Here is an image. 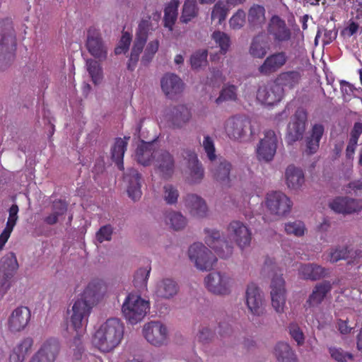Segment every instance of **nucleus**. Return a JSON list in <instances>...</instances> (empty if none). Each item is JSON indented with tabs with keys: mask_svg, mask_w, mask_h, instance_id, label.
<instances>
[{
	"mask_svg": "<svg viewBox=\"0 0 362 362\" xmlns=\"http://www.w3.org/2000/svg\"><path fill=\"white\" fill-rule=\"evenodd\" d=\"M205 233L206 234L205 237V242L206 245L213 249L215 252L221 257V258H228L233 253V246L232 243H228L225 240V242H219L221 243V247H218L217 245H215L214 240H216L218 238V230L215 229H205Z\"/></svg>",
	"mask_w": 362,
	"mask_h": 362,
	"instance_id": "26",
	"label": "nucleus"
},
{
	"mask_svg": "<svg viewBox=\"0 0 362 362\" xmlns=\"http://www.w3.org/2000/svg\"><path fill=\"white\" fill-rule=\"evenodd\" d=\"M231 169V163L222 157L211 161L210 170L213 177L221 183L228 184L229 182Z\"/></svg>",
	"mask_w": 362,
	"mask_h": 362,
	"instance_id": "27",
	"label": "nucleus"
},
{
	"mask_svg": "<svg viewBox=\"0 0 362 362\" xmlns=\"http://www.w3.org/2000/svg\"><path fill=\"white\" fill-rule=\"evenodd\" d=\"M124 328V325L119 318L107 319L95 333L93 344L103 352L113 350L123 338Z\"/></svg>",
	"mask_w": 362,
	"mask_h": 362,
	"instance_id": "1",
	"label": "nucleus"
},
{
	"mask_svg": "<svg viewBox=\"0 0 362 362\" xmlns=\"http://www.w3.org/2000/svg\"><path fill=\"white\" fill-rule=\"evenodd\" d=\"M208 52L206 49H199L192 54L190 63L192 69H198L207 64Z\"/></svg>",
	"mask_w": 362,
	"mask_h": 362,
	"instance_id": "51",
	"label": "nucleus"
},
{
	"mask_svg": "<svg viewBox=\"0 0 362 362\" xmlns=\"http://www.w3.org/2000/svg\"><path fill=\"white\" fill-rule=\"evenodd\" d=\"M92 308L93 306L80 298L74 302L71 316V322L74 329H79L87 323Z\"/></svg>",
	"mask_w": 362,
	"mask_h": 362,
	"instance_id": "23",
	"label": "nucleus"
},
{
	"mask_svg": "<svg viewBox=\"0 0 362 362\" xmlns=\"http://www.w3.org/2000/svg\"><path fill=\"white\" fill-rule=\"evenodd\" d=\"M177 3H173L165 8L164 14L165 26L172 29L173 25L177 19Z\"/></svg>",
	"mask_w": 362,
	"mask_h": 362,
	"instance_id": "54",
	"label": "nucleus"
},
{
	"mask_svg": "<svg viewBox=\"0 0 362 362\" xmlns=\"http://www.w3.org/2000/svg\"><path fill=\"white\" fill-rule=\"evenodd\" d=\"M246 303L250 312L260 316L264 311L263 293L255 284L247 286L246 290Z\"/></svg>",
	"mask_w": 362,
	"mask_h": 362,
	"instance_id": "21",
	"label": "nucleus"
},
{
	"mask_svg": "<svg viewBox=\"0 0 362 362\" xmlns=\"http://www.w3.org/2000/svg\"><path fill=\"white\" fill-rule=\"evenodd\" d=\"M146 42L134 40L130 56L127 63V69L133 71L139 59L140 54L142 52Z\"/></svg>",
	"mask_w": 362,
	"mask_h": 362,
	"instance_id": "46",
	"label": "nucleus"
},
{
	"mask_svg": "<svg viewBox=\"0 0 362 362\" xmlns=\"http://www.w3.org/2000/svg\"><path fill=\"white\" fill-rule=\"evenodd\" d=\"M237 99V87L234 85L224 86L221 89L219 96L216 99V103L219 105L228 100Z\"/></svg>",
	"mask_w": 362,
	"mask_h": 362,
	"instance_id": "49",
	"label": "nucleus"
},
{
	"mask_svg": "<svg viewBox=\"0 0 362 362\" xmlns=\"http://www.w3.org/2000/svg\"><path fill=\"white\" fill-rule=\"evenodd\" d=\"M75 330L76 334L70 343V348L73 350L74 358L76 360H79L82 357V354L84 351V347L81 339V334L79 333L78 329Z\"/></svg>",
	"mask_w": 362,
	"mask_h": 362,
	"instance_id": "53",
	"label": "nucleus"
},
{
	"mask_svg": "<svg viewBox=\"0 0 362 362\" xmlns=\"http://www.w3.org/2000/svg\"><path fill=\"white\" fill-rule=\"evenodd\" d=\"M273 354L278 362H299L295 350L285 341H278L274 346Z\"/></svg>",
	"mask_w": 362,
	"mask_h": 362,
	"instance_id": "32",
	"label": "nucleus"
},
{
	"mask_svg": "<svg viewBox=\"0 0 362 362\" xmlns=\"http://www.w3.org/2000/svg\"><path fill=\"white\" fill-rule=\"evenodd\" d=\"M203 147L210 161L217 158L215 154V147L213 139L209 135L205 136L204 138Z\"/></svg>",
	"mask_w": 362,
	"mask_h": 362,
	"instance_id": "62",
	"label": "nucleus"
},
{
	"mask_svg": "<svg viewBox=\"0 0 362 362\" xmlns=\"http://www.w3.org/2000/svg\"><path fill=\"white\" fill-rule=\"evenodd\" d=\"M61 350L59 340L51 337L45 340L29 362H54Z\"/></svg>",
	"mask_w": 362,
	"mask_h": 362,
	"instance_id": "10",
	"label": "nucleus"
},
{
	"mask_svg": "<svg viewBox=\"0 0 362 362\" xmlns=\"http://www.w3.org/2000/svg\"><path fill=\"white\" fill-rule=\"evenodd\" d=\"M165 222L175 230H180L187 225V219L177 211H170L165 216Z\"/></svg>",
	"mask_w": 362,
	"mask_h": 362,
	"instance_id": "43",
	"label": "nucleus"
},
{
	"mask_svg": "<svg viewBox=\"0 0 362 362\" xmlns=\"http://www.w3.org/2000/svg\"><path fill=\"white\" fill-rule=\"evenodd\" d=\"M149 301L134 293L127 295L122 306L124 317L132 325L137 324L141 321L149 311Z\"/></svg>",
	"mask_w": 362,
	"mask_h": 362,
	"instance_id": "3",
	"label": "nucleus"
},
{
	"mask_svg": "<svg viewBox=\"0 0 362 362\" xmlns=\"http://www.w3.org/2000/svg\"><path fill=\"white\" fill-rule=\"evenodd\" d=\"M245 23V13L243 9H238L229 21L230 27L233 30H240Z\"/></svg>",
	"mask_w": 362,
	"mask_h": 362,
	"instance_id": "57",
	"label": "nucleus"
},
{
	"mask_svg": "<svg viewBox=\"0 0 362 362\" xmlns=\"http://www.w3.org/2000/svg\"><path fill=\"white\" fill-rule=\"evenodd\" d=\"M155 139L151 141H145L141 139L135 151V159L140 165L148 166L151 165L153 156L157 151Z\"/></svg>",
	"mask_w": 362,
	"mask_h": 362,
	"instance_id": "28",
	"label": "nucleus"
},
{
	"mask_svg": "<svg viewBox=\"0 0 362 362\" xmlns=\"http://www.w3.org/2000/svg\"><path fill=\"white\" fill-rule=\"evenodd\" d=\"M129 139L130 136H124V139L116 138L115 144L111 148V158L121 170H124L123 158L127 150V141Z\"/></svg>",
	"mask_w": 362,
	"mask_h": 362,
	"instance_id": "37",
	"label": "nucleus"
},
{
	"mask_svg": "<svg viewBox=\"0 0 362 362\" xmlns=\"http://www.w3.org/2000/svg\"><path fill=\"white\" fill-rule=\"evenodd\" d=\"M344 191L346 194L356 195L361 194L362 192V180H358L349 182L348 185L344 187Z\"/></svg>",
	"mask_w": 362,
	"mask_h": 362,
	"instance_id": "64",
	"label": "nucleus"
},
{
	"mask_svg": "<svg viewBox=\"0 0 362 362\" xmlns=\"http://www.w3.org/2000/svg\"><path fill=\"white\" fill-rule=\"evenodd\" d=\"M190 110L184 105L170 107L165 115L168 127L172 129L183 128L191 119Z\"/></svg>",
	"mask_w": 362,
	"mask_h": 362,
	"instance_id": "13",
	"label": "nucleus"
},
{
	"mask_svg": "<svg viewBox=\"0 0 362 362\" xmlns=\"http://www.w3.org/2000/svg\"><path fill=\"white\" fill-rule=\"evenodd\" d=\"M145 339L152 345L160 346L167 343V327L159 321H151L144 326Z\"/></svg>",
	"mask_w": 362,
	"mask_h": 362,
	"instance_id": "14",
	"label": "nucleus"
},
{
	"mask_svg": "<svg viewBox=\"0 0 362 362\" xmlns=\"http://www.w3.org/2000/svg\"><path fill=\"white\" fill-rule=\"evenodd\" d=\"M308 124V113L303 107H298L291 117L287 125L286 141L288 145H293L302 140Z\"/></svg>",
	"mask_w": 362,
	"mask_h": 362,
	"instance_id": "4",
	"label": "nucleus"
},
{
	"mask_svg": "<svg viewBox=\"0 0 362 362\" xmlns=\"http://www.w3.org/2000/svg\"><path fill=\"white\" fill-rule=\"evenodd\" d=\"M179 291L177 283L170 278H165L157 282L155 296L162 300H170L174 298Z\"/></svg>",
	"mask_w": 362,
	"mask_h": 362,
	"instance_id": "29",
	"label": "nucleus"
},
{
	"mask_svg": "<svg viewBox=\"0 0 362 362\" xmlns=\"http://www.w3.org/2000/svg\"><path fill=\"white\" fill-rule=\"evenodd\" d=\"M16 46V32L12 20L6 18L0 21V70H4L11 64Z\"/></svg>",
	"mask_w": 362,
	"mask_h": 362,
	"instance_id": "2",
	"label": "nucleus"
},
{
	"mask_svg": "<svg viewBox=\"0 0 362 362\" xmlns=\"http://www.w3.org/2000/svg\"><path fill=\"white\" fill-rule=\"evenodd\" d=\"M189 259L194 262L197 269L202 271L211 270L217 261L211 251L202 243H194L188 250Z\"/></svg>",
	"mask_w": 362,
	"mask_h": 362,
	"instance_id": "6",
	"label": "nucleus"
},
{
	"mask_svg": "<svg viewBox=\"0 0 362 362\" xmlns=\"http://www.w3.org/2000/svg\"><path fill=\"white\" fill-rule=\"evenodd\" d=\"M300 274L304 279L317 281L327 276V269L316 264H305L301 265Z\"/></svg>",
	"mask_w": 362,
	"mask_h": 362,
	"instance_id": "38",
	"label": "nucleus"
},
{
	"mask_svg": "<svg viewBox=\"0 0 362 362\" xmlns=\"http://www.w3.org/2000/svg\"><path fill=\"white\" fill-rule=\"evenodd\" d=\"M324 127L320 124L313 125L310 134L305 138V153L313 155L317 152L320 146V141L324 134Z\"/></svg>",
	"mask_w": 362,
	"mask_h": 362,
	"instance_id": "35",
	"label": "nucleus"
},
{
	"mask_svg": "<svg viewBox=\"0 0 362 362\" xmlns=\"http://www.w3.org/2000/svg\"><path fill=\"white\" fill-rule=\"evenodd\" d=\"M124 181L127 185V194L134 202L138 201L142 194L141 189L143 182L142 175L133 168L127 169L124 174Z\"/></svg>",
	"mask_w": 362,
	"mask_h": 362,
	"instance_id": "22",
	"label": "nucleus"
},
{
	"mask_svg": "<svg viewBox=\"0 0 362 362\" xmlns=\"http://www.w3.org/2000/svg\"><path fill=\"white\" fill-rule=\"evenodd\" d=\"M300 77L301 76L299 71H288L279 74L274 81L282 88L286 86L289 88H293L299 83Z\"/></svg>",
	"mask_w": 362,
	"mask_h": 362,
	"instance_id": "41",
	"label": "nucleus"
},
{
	"mask_svg": "<svg viewBox=\"0 0 362 362\" xmlns=\"http://www.w3.org/2000/svg\"><path fill=\"white\" fill-rule=\"evenodd\" d=\"M68 206L69 204L64 200H54L52 205V211L58 217H60L66 213Z\"/></svg>",
	"mask_w": 362,
	"mask_h": 362,
	"instance_id": "63",
	"label": "nucleus"
},
{
	"mask_svg": "<svg viewBox=\"0 0 362 362\" xmlns=\"http://www.w3.org/2000/svg\"><path fill=\"white\" fill-rule=\"evenodd\" d=\"M269 49V42L267 37L261 33L252 37L249 53L253 58L262 59L265 57Z\"/></svg>",
	"mask_w": 362,
	"mask_h": 362,
	"instance_id": "30",
	"label": "nucleus"
},
{
	"mask_svg": "<svg viewBox=\"0 0 362 362\" xmlns=\"http://www.w3.org/2000/svg\"><path fill=\"white\" fill-rule=\"evenodd\" d=\"M228 11L223 2L218 1L214 6L211 12V20L218 19V23L221 24L226 20Z\"/></svg>",
	"mask_w": 362,
	"mask_h": 362,
	"instance_id": "52",
	"label": "nucleus"
},
{
	"mask_svg": "<svg viewBox=\"0 0 362 362\" xmlns=\"http://www.w3.org/2000/svg\"><path fill=\"white\" fill-rule=\"evenodd\" d=\"M189 170V180L191 183H199L204 175V170L200 162L187 167Z\"/></svg>",
	"mask_w": 362,
	"mask_h": 362,
	"instance_id": "55",
	"label": "nucleus"
},
{
	"mask_svg": "<svg viewBox=\"0 0 362 362\" xmlns=\"http://www.w3.org/2000/svg\"><path fill=\"white\" fill-rule=\"evenodd\" d=\"M267 33L277 43L288 42L291 39V29L287 26L286 21L277 15H274L270 18Z\"/></svg>",
	"mask_w": 362,
	"mask_h": 362,
	"instance_id": "16",
	"label": "nucleus"
},
{
	"mask_svg": "<svg viewBox=\"0 0 362 362\" xmlns=\"http://www.w3.org/2000/svg\"><path fill=\"white\" fill-rule=\"evenodd\" d=\"M87 70L95 84L99 83L102 79V68L99 63L92 59L86 60Z\"/></svg>",
	"mask_w": 362,
	"mask_h": 362,
	"instance_id": "48",
	"label": "nucleus"
},
{
	"mask_svg": "<svg viewBox=\"0 0 362 362\" xmlns=\"http://www.w3.org/2000/svg\"><path fill=\"white\" fill-rule=\"evenodd\" d=\"M288 56L285 52H276L266 57L258 67L262 76H269L280 70L287 62Z\"/></svg>",
	"mask_w": 362,
	"mask_h": 362,
	"instance_id": "20",
	"label": "nucleus"
},
{
	"mask_svg": "<svg viewBox=\"0 0 362 362\" xmlns=\"http://www.w3.org/2000/svg\"><path fill=\"white\" fill-rule=\"evenodd\" d=\"M212 39L218 45L221 54H226L230 45V37L221 31H215L212 34Z\"/></svg>",
	"mask_w": 362,
	"mask_h": 362,
	"instance_id": "50",
	"label": "nucleus"
},
{
	"mask_svg": "<svg viewBox=\"0 0 362 362\" xmlns=\"http://www.w3.org/2000/svg\"><path fill=\"white\" fill-rule=\"evenodd\" d=\"M362 211V199L341 197V214H354Z\"/></svg>",
	"mask_w": 362,
	"mask_h": 362,
	"instance_id": "44",
	"label": "nucleus"
},
{
	"mask_svg": "<svg viewBox=\"0 0 362 362\" xmlns=\"http://www.w3.org/2000/svg\"><path fill=\"white\" fill-rule=\"evenodd\" d=\"M285 231L287 234H293L296 236H301L304 234L305 226L299 221L288 222L285 224Z\"/></svg>",
	"mask_w": 362,
	"mask_h": 362,
	"instance_id": "58",
	"label": "nucleus"
},
{
	"mask_svg": "<svg viewBox=\"0 0 362 362\" xmlns=\"http://www.w3.org/2000/svg\"><path fill=\"white\" fill-rule=\"evenodd\" d=\"M160 86L165 95L168 98L173 99L183 91L185 84L177 75L167 73L160 79Z\"/></svg>",
	"mask_w": 362,
	"mask_h": 362,
	"instance_id": "24",
	"label": "nucleus"
},
{
	"mask_svg": "<svg viewBox=\"0 0 362 362\" xmlns=\"http://www.w3.org/2000/svg\"><path fill=\"white\" fill-rule=\"evenodd\" d=\"M331 288L332 285L329 281H324L317 284L308 299L306 300L305 307H314L321 303Z\"/></svg>",
	"mask_w": 362,
	"mask_h": 362,
	"instance_id": "36",
	"label": "nucleus"
},
{
	"mask_svg": "<svg viewBox=\"0 0 362 362\" xmlns=\"http://www.w3.org/2000/svg\"><path fill=\"white\" fill-rule=\"evenodd\" d=\"M228 235L241 250L250 245L252 238L247 227L238 221H233L228 225Z\"/></svg>",
	"mask_w": 362,
	"mask_h": 362,
	"instance_id": "19",
	"label": "nucleus"
},
{
	"mask_svg": "<svg viewBox=\"0 0 362 362\" xmlns=\"http://www.w3.org/2000/svg\"><path fill=\"white\" fill-rule=\"evenodd\" d=\"M30 310L28 307L16 308L11 314L8 324L11 332H20L25 328L30 320Z\"/></svg>",
	"mask_w": 362,
	"mask_h": 362,
	"instance_id": "25",
	"label": "nucleus"
},
{
	"mask_svg": "<svg viewBox=\"0 0 362 362\" xmlns=\"http://www.w3.org/2000/svg\"><path fill=\"white\" fill-rule=\"evenodd\" d=\"M356 88L346 81H341V96L344 102H349L356 97Z\"/></svg>",
	"mask_w": 362,
	"mask_h": 362,
	"instance_id": "56",
	"label": "nucleus"
},
{
	"mask_svg": "<svg viewBox=\"0 0 362 362\" xmlns=\"http://www.w3.org/2000/svg\"><path fill=\"white\" fill-rule=\"evenodd\" d=\"M164 199L169 204H175L179 197L177 189L170 184L165 185L163 187Z\"/></svg>",
	"mask_w": 362,
	"mask_h": 362,
	"instance_id": "60",
	"label": "nucleus"
},
{
	"mask_svg": "<svg viewBox=\"0 0 362 362\" xmlns=\"http://www.w3.org/2000/svg\"><path fill=\"white\" fill-rule=\"evenodd\" d=\"M151 268H139L134 273L133 284L138 289H145L149 277Z\"/></svg>",
	"mask_w": 362,
	"mask_h": 362,
	"instance_id": "47",
	"label": "nucleus"
},
{
	"mask_svg": "<svg viewBox=\"0 0 362 362\" xmlns=\"http://www.w3.org/2000/svg\"><path fill=\"white\" fill-rule=\"evenodd\" d=\"M18 264L13 252H9L0 260V298H2L11 286L10 279L18 269Z\"/></svg>",
	"mask_w": 362,
	"mask_h": 362,
	"instance_id": "7",
	"label": "nucleus"
},
{
	"mask_svg": "<svg viewBox=\"0 0 362 362\" xmlns=\"http://www.w3.org/2000/svg\"><path fill=\"white\" fill-rule=\"evenodd\" d=\"M207 288L218 295H226L230 292V278L226 273L214 272L205 278Z\"/></svg>",
	"mask_w": 362,
	"mask_h": 362,
	"instance_id": "15",
	"label": "nucleus"
},
{
	"mask_svg": "<svg viewBox=\"0 0 362 362\" xmlns=\"http://www.w3.org/2000/svg\"><path fill=\"white\" fill-rule=\"evenodd\" d=\"M284 88L275 81L269 82L266 85L260 86L257 93L258 100L267 105H274L282 99Z\"/></svg>",
	"mask_w": 362,
	"mask_h": 362,
	"instance_id": "17",
	"label": "nucleus"
},
{
	"mask_svg": "<svg viewBox=\"0 0 362 362\" xmlns=\"http://www.w3.org/2000/svg\"><path fill=\"white\" fill-rule=\"evenodd\" d=\"M112 226L110 224H107L100 227L96 233L95 238L100 243H102L104 241H110L112 239Z\"/></svg>",
	"mask_w": 362,
	"mask_h": 362,
	"instance_id": "61",
	"label": "nucleus"
},
{
	"mask_svg": "<svg viewBox=\"0 0 362 362\" xmlns=\"http://www.w3.org/2000/svg\"><path fill=\"white\" fill-rule=\"evenodd\" d=\"M198 13L199 8L197 6V0H186L183 5L180 21L187 23L195 18L198 15Z\"/></svg>",
	"mask_w": 362,
	"mask_h": 362,
	"instance_id": "45",
	"label": "nucleus"
},
{
	"mask_svg": "<svg viewBox=\"0 0 362 362\" xmlns=\"http://www.w3.org/2000/svg\"><path fill=\"white\" fill-rule=\"evenodd\" d=\"M104 293L103 284L98 281H93L86 287L80 298L93 306L102 298Z\"/></svg>",
	"mask_w": 362,
	"mask_h": 362,
	"instance_id": "31",
	"label": "nucleus"
},
{
	"mask_svg": "<svg viewBox=\"0 0 362 362\" xmlns=\"http://www.w3.org/2000/svg\"><path fill=\"white\" fill-rule=\"evenodd\" d=\"M86 46L88 52L95 59L100 62L107 59L108 48L99 30L93 27L88 30Z\"/></svg>",
	"mask_w": 362,
	"mask_h": 362,
	"instance_id": "9",
	"label": "nucleus"
},
{
	"mask_svg": "<svg viewBox=\"0 0 362 362\" xmlns=\"http://www.w3.org/2000/svg\"><path fill=\"white\" fill-rule=\"evenodd\" d=\"M9 216L6 223V228L4 229L2 233L0 234V251H1L8 241L11 233L16 224L18 221V206L17 204H13L9 210Z\"/></svg>",
	"mask_w": 362,
	"mask_h": 362,
	"instance_id": "39",
	"label": "nucleus"
},
{
	"mask_svg": "<svg viewBox=\"0 0 362 362\" xmlns=\"http://www.w3.org/2000/svg\"><path fill=\"white\" fill-rule=\"evenodd\" d=\"M286 183L291 189H299L305 182L303 171L293 165L287 167L285 172Z\"/></svg>",
	"mask_w": 362,
	"mask_h": 362,
	"instance_id": "34",
	"label": "nucleus"
},
{
	"mask_svg": "<svg viewBox=\"0 0 362 362\" xmlns=\"http://www.w3.org/2000/svg\"><path fill=\"white\" fill-rule=\"evenodd\" d=\"M266 206L272 214L284 217L291 212L293 202L284 193L272 192L267 195Z\"/></svg>",
	"mask_w": 362,
	"mask_h": 362,
	"instance_id": "8",
	"label": "nucleus"
},
{
	"mask_svg": "<svg viewBox=\"0 0 362 362\" xmlns=\"http://www.w3.org/2000/svg\"><path fill=\"white\" fill-rule=\"evenodd\" d=\"M278 144V137L273 130L264 132V138L261 139L257 148V156L259 160L269 162L273 160Z\"/></svg>",
	"mask_w": 362,
	"mask_h": 362,
	"instance_id": "12",
	"label": "nucleus"
},
{
	"mask_svg": "<svg viewBox=\"0 0 362 362\" xmlns=\"http://www.w3.org/2000/svg\"><path fill=\"white\" fill-rule=\"evenodd\" d=\"M153 164L156 172L163 179L172 177L175 170L174 156L168 151L158 149L153 156Z\"/></svg>",
	"mask_w": 362,
	"mask_h": 362,
	"instance_id": "11",
	"label": "nucleus"
},
{
	"mask_svg": "<svg viewBox=\"0 0 362 362\" xmlns=\"http://www.w3.org/2000/svg\"><path fill=\"white\" fill-rule=\"evenodd\" d=\"M225 129L230 138L237 140H248L254 134L250 120L244 116L230 117L226 122Z\"/></svg>",
	"mask_w": 362,
	"mask_h": 362,
	"instance_id": "5",
	"label": "nucleus"
},
{
	"mask_svg": "<svg viewBox=\"0 0 362 362\" xmlns=\"http://www.w3.org/2000/svg\"><path fill=\"white\" fill-rule=\"evenodd\" d=\"M149 25L148 20L142 19L138 25L135 40L146 43Z\"/></svg>",
	"mask_w": 362,
	"mask_h": 362,
	"instance_id": "59",
	"label": "nucleus"
},
{
	"mask_svg": "<svg viewBox=\"0 0 362 362\" xmlns=\"http://www.w3.org/2000/svg\"><path fill=\"white\" fill-rule=\"evenodd\" d=\"M270 287L272 307L277 313H283L286 299L284 279L281 276L272 277Z\"/></svg>",
	"mask_w": 362,
	"mask_h": 362,
	"instance_id": "18",
	"label": "nucleus"
},
{
	"mask_svg": "<svg viewBox=\"0 0 362 362\" xmlns=\"http://www.w3.org/2000/svg\"><path fill=\"white\" fill-rule=\"evenodd\" d=\"M362 257V250L354 248L352 245L341 248V259L346 260L347 264H356Z\"/></svg>",
	"mask_w": 362,
	"mask_h": 362,
	"instance_id": "42",
	"label": "nucleus"
},
{
	"mask_svg": "<svg viewBox=\"0 0 362 362\" xmlns=\"http://www.w3.org/2000/svg\"><path fill=\"white\" fill-rule=\"evenodd\" d=\"M185 205L194 217L204 218L207 214L208 209L205 201L196 194H187L185 197Z\"/></svg>",
	"mask_w": 362,
	"mask_h": 362,
	"instance_id": "33",
	"label": "nucleus"
},
{
	"mask_svg": "<svg viewBox=\"0 0 362 362\" xmlns=\"http://www.w3.org/2000/svg\"><path fill=\"white\" fill-rule=\"evenodd\" d=\"M247 21L252 30L261 28L265 22L264 7L258 4L252 6L248 11Z\"/></svg>",
	"mask_w": 362,
	"mask_h": 362,
	"instance_id": "40",
	"label": "nucleus"
}]
</instances>
